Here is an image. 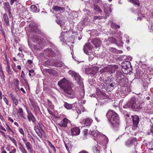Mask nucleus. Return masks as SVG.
Here are the masks:
<instances>
[{
	"instance_id": "nucleus-1",
	"label": "nucleus",
	"mask_w": 153,
	"mask_h": 153,
	"mask_svg": "<svg viewBox=\"0 0 153 153\" xmlns=\"http://www.w3.org/2000/svg\"><path fill=\"white\" fill-rule=\"evenodd\" d=\"M58 85L66 93L64 94L65 96L70 98L75 97L76 95L72 89V83L65 78H64L59 81Z\"/></svg>"
},
{
	"instance_id": "nucleus-2",
	"label": "nucleus",
	"mask_w": 153,
	"mask_h": 153,
	"mask_svg": "<svg viewBox=\"0 0 153 153\" xmlns=\"http://www.w3.org/2000/svg\"><path fill=\"white\" fill-rule=\"evenodd\" d=\"M142 101H139L137 98L133 97L123 106V108H131L135 111H138L142 108Z\"/></svg>"
},
{
	"instance_id": "nucleus-3",
	"label": "nucleus",
	"mask_w": 153,
	"mask_h": 153,
	"mask_svg": "<svg viewBox=\"0 0 153 153\" xmlns=\"http://www.w3.org/2000/svg\"><path fill=\"white\" fill-rule=\"evenodd\" d=\"M108 121L114 127L117 126L119 123V118L117 113L113 110L108 111L106 114Z\"/></svg>"
},
{
	"instance_id": "nucleus-4",
	"label": "nucleus",
	"mask_w": 153,
	"mask_h": 153,
	"mask_svg": "<svg viewBox=\"0 0 153 153\" xmlns=\"http://www.w3.org/2000/svg\"><path fill=\"white\" fill-rule=\"evenodd\" d=\"M122 70L123 72L126 74H128L131 71V64L128 61H125L122 63Z\"/></svg>"
},
{
	"instance_id": "nucleus-5",
	"label": "nucleus",
	"mask_w": 153,
	"mask_h": 153,
	"mask_svg": "<svg viewBox=\"0 0 153 153\" xmlns=\"http://www.w3.org/2000/svg\"><path fill=\"white\" fill-rule=\"evenodd\" d=\"M113 68L111 67H106L104 68L101 69L99 71L100 74H102V76L103 75H107V74H111L113 73Z\"/></svg>"
},
{
	"instance_id": "nucleus-6",
	"label": "nucleus",
	"mask_w": 153,
	"mask_h": 153,
	"mask_svg": "<svg viewBox=\"0 0 153 153\" xmlns=\"http://www.w3.org/2000/svg\"><path fill=\"white\" fill-rule=\"evenodd\" d=\"M44 54L46 56L50 57L51 59L52 58L55 57L56 54L51 49L48 48L45 50Z\"/></svg>"
},
{
	"instance_id": "nucleus-7",
	"label": "nucleus",
	"mask_w": 153,
	"mask_h": 153,
	"mask_svg": "<svg viewBox=\"0 0 153 153\" xmlns=\"http://www.w3.org/2000/svg\"><path fill=\"white\" fill-rule=\"evenodd\" d=\"M91 42L94 44L96 48H98L100 46L102 42L99 39L95 38L91 40Z\"/></svg>"
},
{
	"instance_id": "nucleus-8",
	"label": "nucleus",
	"mask_w": 153,
	"mask_h": 153,
	"mask_svg": "<svg viewBox=\"0 0 153 153\" xmlns=\"http://www.w3.org/2000/svg\"><path fill=\"white\" fill-rule=\"evenodd\" d=\"M27 117L28 119V120L29 122H31V121L32 122L36 125L35 123L36 121V119L34 116L32 114V113L30 111H27Z\"/></svg>"
},
{
	"instance_id": "nucleus-9",
	"label": "nucleus",
	"mask_w": 153,
	"mask_h": 153,
	"mask_svg": "<svg viewBox=\"0 0 153 153\" xmlns=\"http://www.w3.org/2000/svg\"><path fill=\"white\" fill-rule=\"evenodd\" d=\"M133 126L135 128L137 127L139 121V118L137 115L132 116Z\"/></svg>"
},
{
	"instance_id": "nucleus-10",
	"label": "nucleus",
	"mask_w": 153,
	"mask_h": 153,
	"mask_svg": "<svg viewBox=\"0 0 153 153\" xmlns=\"http://www.w3.org/2000/svg\"><path fill=\"white\" fill-rule=\"evenodd\" d=\"M92 46L91 45V44L90 43H86L84 46L83 50L84 52L87 54L89 55V52L88 51H91L92 49Z\"/></svg>"
},
{
	"instance_id": "nucleus-11",
	"label": "nucleus",
	"mask_w": 153,
	"mask_h": 153,
	"mask_svg": "<svg viewBox=\"0 0 153 153\" xmlns=\"http://www.w3.org/2000/svg\"><path fill=\"white\" fill-rule=\"evenodd\" d=\"M71 134L72 135H78L80 132V129L78 127H75L71 129Z\"/></svg>"
},
{
	"instance_id": "nucleus-12",
	"label": "nucleus",
	"mask_w": 153,
	"mask_h": 153,
	"mask_svg": "<svg viewBox=\"0 0 153 153\" xmlns=\"http://www.w3.org/2000/svg\"><path fill=\"white\" fill-rule=\"evenodd\" d=\"M24 143H25L27 149L28 150V152L30 153H33L32 151V148L31 147V145L30 143L27 141L25 139L23 138L22 139Z\"/></svg>"
},
{
	"instance_id": "nucleus-13",
	"label": "nucleus",
	"mask_w": 153,
	"mask_h": 153,
	"mask_svg": "<svg viewBox=\"0 0 153 153\" xmlns=\"http://www.w3.org/2000/svg\"><path fill=\"white\" fill-rule=\"evenodd\" d=\"M99 68L97 67H94L92 68L89 70V73L91 76H93L98 72Z\"/></svg>"
},
{
	"instance_id": "nucleus-14",
	"label": "nucleus",
	"mask_w": 153,
	"mask_h": 153,
	"mask_svg": "<svg viewBox=\"0 0 153 153\" xmlns=\"http://www.w3.org/2000/svg\"><path fill=\"white\" fill-rule=\"evenodd\" d=\"M44 65L45 66H61V64H59V65H57L53 63V60L52 61L48 60L46 61H45L44 63Z\"/></svg>"
},
{
	"instance_id": "nucleus-15",
	"label": "nucleus",
	"mask_w": 153,
	"mask_h": 153,
	"mask_svg": "<svg viewBox=\"0 0 153 153\" xmlns=\"http://www.w3.org/2000/svg\"><path fill=\"white\" fill-rule=\"evenodd\" d=\"M46 72L48 73L51 76H58V72L55 70L52 69H48L46 71Z\"/></svg>"
},
{
	"instance_id": "nucleus-16",
	"label": "nucleus",
	"mask_w": 153,
	"mask_h": 153,
	"mask_svg": "<svg viewBox=\"0 0 153 153\" xmlns=\"http://www.w3.org/2000/svg\"><path fill=\"white\" fill-rule=\"evenodd\" d=\"M68 123V120L66 118H64L58 124L60 126L66 127L67 126Z\"/></svg>"
},
{
	"instance_id": "nucleus-17",
	"label": "nucleus",
	"mask_w": 153,
	"mask_h": 153,
	"mask_svg": "<svg viewBox=\"0 0 153 153\" xmlns=\"http://www.w3.org/2000/svg\"><path fill=\"white\" fill-rule=\"evenodd\" d=\"M137 139L136 138H134L130 140H128L125 142L126 145L127 146L130 147L136 141Z\"/></svg>"
},
{
	"instance_id": "nucleus-18",
	"label": "nucleus",
	"mask_w": 153,
	"mask_h": 153,
	"mask_svg": "<svg viewBox=\"0 0 153 153\" xmlns=\"http://www.w3.org/2000/svg\"><path fill=\"white\" fill-rule=\"evenodd\" d=\"M120 78L119 79L120 80V82L121 83L122 85H124L128 82V79L126 77H118V78Z\"/></svg>"
},
{
	"instance_id": "nucleus-19",
	"label": "nucleus",
	"mask_w": 153,
	"mask_h": 153,
	"mask_svg": "<svg viewBox=\"0 0 153 153\" xmlns=\"http://www.w3.org/2000/svg\"><path fill=\"white\" fill-rule=\"evenodd\" d=\"M93 120L90 118H86L85 120L84 125L86 126H89L92 123Z\"/></svg>"
},
{
	"instance_id": "nucleus-20",
	"label": "nucleus",
	"mask_w": 153,
	"mask_h": 153,
	"mask_svg": "<svg viewBox=\"0 0 153 153\" xmlns=\"http://www.w3.org/2000/svg\"><path fill=\"white\" fill-rule=\"evenodd\" d=\"M4 21L7 25L8 26L9 25V21L7 14L4 13L3 15Z\"/></svg>"
},
{
	"instance_id": "nucleus-21",
	"label": "nucleus",
	"mask_w": 153,
	"mask_h": 153,
	"mask_svg": "<svg viewBox=\"0 0 153 153\" xmlns=\"http://www.w3.org/2000/svg\"><path fill=\"white\" fill-rule=\"evenodd\" d=\"M33 38V41L36 43L37 44H40L41 42V40L37 36H35L34 37H32Z\"/></svg>"
},
{
	"instance_id": "nucleus-22",
	"label": "nucleus",
	"mask_w": 153,
	"mask_h": 153,
	"mask_svg": "<svg viewBox=\"0 0 153 153\" xmlns=\"http://www.w3.org/2000/svg\"><path fill=\"white\" fill-rule=\"evenodd\" d=\"M75 79L77 81V83L80 86H82L83 82L81 77H75Z\"/></svg>"
},
{
	"instance_id": "nucleus-23",
	"label": "nucleus",
	"mask_w": 153,
	"mask_h": 153,
	"mask_svg": "<svg viewBox=\"0 0 153 153\" xmlns=\"http://www.w3.org/2000/svg\"><path fill=\"white\" fill-rule=\"evenodd\" d=\"M10 97L12 98V100L15 104L16 105H17L18 103V102L16 97L14 95L11 94H10Z\"/></svg>"
},
{
	"instance_id": "nucleus-24",
	"label": "nucleus",
	"mask_w": 153,
	"mask_h": 153,
	"mask_svg": "<svg viewBox=\"0 0 153 153\" xmlns=\"http://www.w3.org/2000/svg\"><path fill=\"white\" fill-rule=\"evenodd\" d=\"M64 106L68 109H71L73 108L72 104L68 103L66 102H64Z\"/></svg>"
},
{
	"instance_id": "nucleus-25",
	"label": "nucleus",
	"mask_w": 153,
	"mask_h": 153,
	"mask_svg": "<svg viewBox=\"0 0 153 153\" xmlns=\"http://www.w3.org/2000/svg\"><path fill=\"white\" fill-rule=\"evenodd\" d=\"M94 9L96 11L101 13L102 12V10L100 7L97 4H94L93 5Z\"/></svg>"
},
{
	"instance_id": "nucleus-26",
	"label": "nucleus",
	"mask_w": 153,
	"mask_h": 153,
	"mask_svg": "<svg viewBox=\"0 0 153 153\" xmlns=\"http://www.w3.org/2000/svg\"><path fill=\"white\" fill-rule=\"evenodd\" d=\"M53 63H55L57 65H59V64L60 65L61 64V66H55V67H61L63 65V62H62L60 60L55 59L53 60Z\"/></svg>"
},
{
	"instance_id": "nucleus-27",
	"label": "nucleus",
	"mask_w": 153,
	"mask_h": 153,
	"mask_svg": "<svg viewBox=\"0 0 153 153\" xmlns=\"http://www.w3.org/2000/svg\"><path fill=\"white\" fill-rule=\"evenodd\" d=\"M68 73L72 76H79L78 73L72 70H69L68 71Z\"/></svg>"
},
{
	"instance_id": "nucleus-28",
	"label": "nucleus",
	"mask_w": 153,
	"mask_h": 153,
	"mask_svg": "<svg viewBox=\"0 0 153 153\" xmlns=\"http://www.w3.org/2000/svg\"><path fill=\"white\" fill-rule=\"evenodd\" d=\"M4 5L6 6V7H4V9L5 10H10V7L8 2H6L4 3Z\"/></svg>"
},
{
	"instance_id": "nucleus-29",
	"label": "nucleus",
	"mask_w": 153,
	"mask_h": 153,
	"mask_svg": "<svg viewBox=\"0 0 153 153\" xmlns=\"http://www.w3.org/2000/svg\"><path fill=\"white\" fill-rule=\"evenodd\" d=\"M108 40L112 43L116 44L117 43V40L113 37H109L108 39Z\"/></svg>"
},
{
	"instance_id": "nucleus-30",
	"label": "nucleus",
	"mask_w": 153,
	"mask_h": 153,
	"mask_svg": "<svg viewBox=\"0 0 153 153\" xmlns=\"http://www.w3.org/2000/svg\"><path fill=\"white\" fill-rule=\"evenodd\" d=\"M6 71L8 74H12V71L10 68V64L8 62L7 63V66L6 68Z\"/></svg>"
},
{
	"instance_id": "nucleus-31",
	"label": "nucleus",
	"mask_w": 153,
	"mask_h": 153,
	"mask_svg": "<svg viewBox=\"0 0 153 153\" xmlns=\"http://www.w3.org/2000/svg\"><path fill=\"white\" fill-rule=\"evenodd\" d=\"M30 27L31 28V30L34 31L35 29L36 28V25L34 23H32L30 24Z\"/></svg>"
},
{
	"instance_id": "nucleus-32",
	"label": "nucleus",
	"mask_w": 153,
	"mask_h": 153,
	"mask_svg": "<svg viewBox=\"0 0 153 153\" xmlns=\"http://www.w3.org/2000/svg\"><path fill=\"white\" fill-rule=\"evenodd\" d=\"M30 8L31 9V11L33 12L39 11H37V8L35 5H32L30 7Z\"/></svg>"
},
{
	"instance_id": "nucleus-33",
	"label": "nucleus",
	"mask_w": 153,
	"mask_h": 153,
	"mask_svg": "<svg viewBox=\"0 0 153 153\" xmlns=\"http://www.w3.org/2000/svg\"><path fill=\"white\" fill-rule=\"evenodd\" d=\"M89 134H91L93 137H97L98 135V133L95 131H90Z\"/></svg>"
},
{
	"instance_id": "nucleus-34",
	"label": "nucleus",
	"mask_w": 153,
	"mask_h": 153,
	"mask_svg": "<svg viewBox=\"0 0 153 153\" xmlns=\"http://www.w3.org/2000/svg\"><path fill=\"white\" fill-rule=\"evenodd\" d=\"M101 97L103 99H107L109 98V97L108 95L106 94H105L104 93H102L101 94Z\"/></svg>"
},
{
	"instance_id": "nucleus-35",
	"label": "nucleus",
	"mask_w": 153,
	"mask_h": 153,
	"mask_svg": "<svg viewBox=\"0 0 153 153\" xmlns=\"http://www.w3.org/2000/svg\"><path fill=\"white\" fill-rule=\"evenodd\" d=\"M9 138L10 140H11L14 143L16 147H17V144L16 140L13 137H9Z\"/></svg>"
},
{
	"instance_id": "nucleus-36",
	"label": "nucleus",
	"mask_w": 153,
	"mask_h": 153,
	"mask_svg": "<svg viewBox=\"0 0 153 153\" xmlns=\"http://www.w3.org/2000/svg\"><path fill=\"white\" fill-rule=\"evenodd\" d=\"M29 75L30 76H34L35 72L34 70H29Z\"/></svg>"
},
{
	"instance_id": "nucleus-37",
	"label": "nucleus",
	"mask_w": 153,
	"mask_h": 153,
	"mask_svg": "<svg viewBox=\"0 0 153 153\" xmlns=\"http://www.w3.org/2000/svg\"><path fill=\"white\" fill-rule=\"evenodd\" d=\"M132 3L135 4L137 5L138 6H139L140 4V2L139 0H130Z\"/></svg>"
},
{
	"instance_id": "nucleus-38",
	"label": "nucleus",
	"mask_w": 153,
	"mask_h": 153,
	"mask_svg": "<svg viewBox=\"0 0 153 153\" xmlns=\"http://www.w3.org/2000/svg\"><path fill=\"white\" fill-rule=\"evenodd\" d=\"M116 74L117 76H122L123 75L122 72L120 71H117Z\"/></svg>"
},
{
	"instance_id": "nucleus-39",
	"label": "nucleus",
	"mask_w": 153,
	"mask_h": 153,
	"mask_svg": "<svg viewBox=\"0 0 153 153\" xmlns=\"http://www.w3.org/2000/svg\"><path fill=\"white\" fill-rule=\"evenodd\" d=\"M59 7H60L56 6H53L52 8V9L55 11H59Z\"/></svg>"
},
{
	"instance_id": "nucleus-40",
	"label": "nucleus",
	"mask_w": 153,
	"mask_h": 153,
	"mask_svg": "<svg viewBox=\"0 0 153 153\" xmlns=\"http://www.w3.org/2000/svg\"><path fill=\"white\" fill-rule=\"evenodd\" d=\"M103 7V10L105 13L106 10L108 6L106 3L103 4L102 5Z\"/></svg>"
},
{
	"instance_id": "nucleus-41",
	"label": "nucleus",
	"mask_w": 153,
	"mask_h": 153,
	"mask_svg": "<svg viewBox=\"0 0 153 153\" xmlns=\"http://www.w3.org/2000/svg\"><path fill=\"white\" fill-rule=\"evenodd\" d=\"M136 76H142L141 73L139 71H137L136 73L135 74Z\"/></svg>"
},
{
	"instance_id": "nucleus-42",
	"label": "nucleus",
	"mask_w": 153,
	"mask_h": 153,
	"mask_svg": "<svg viewBox=\"0 0 153 153\" xmlns=\"http://www.w3.org/2000/svg\"><path fill=\"white\" fill-rule=\"evenodd\" d=\"M103 18V17L102 16H94V20H96V19H98L100 20Z\"/></svg>"
},
{
	"instance_id": "nucleus-43",
	"label": "nucleus",
	"mask_w": 153,
	"mask_h": 153,
	"mask_svg": "<svg viewBox=\"0 0 153 153\" xmlns=\"http://www.w3.org/2000/svg\"><path fill=\"white\" fill-rule=\"evenodd\" d=\"M2 67L1 65L0 64V74L1 76H4V75L3 73L2 70L1 69Z\"/></svg>"
},
{
	"instance_id": "nucleus-44",
	"label": "nucleus",
	"mask_w": 153,
	"mask_h": 153,
	"mask_svg": "<svg viewBox=\"0 0 153 153\" xmlns=\"http://www.w3.org/2000/svg\"><path fill=\"white\" fill-rule=\"evenodd\" d=\"M0 132L3 135L4 137H5L6 138H9V136L8 135H6L3 132V131H0Z\"/></svg>"
},
{
	"instance_id": "nucleus-45",
	"label": "nucleus",
	"mask_w": 153,
	"mask_h": 153,
	"mask_svg": "<svg viewBox=\"0 0 153 153\" xmlns=\"http://www.w3.org/2000/svg\"><path fill=\"white\" fill-rule=\"evenodd\" d=\"M15 82H14V84H15V85L17 86V87H18L19 85V80L16 79V80H15Z\"/></svg>"
},
{
	"instance_id": "nucleus-46",
	"label": "nucleus",
	"mask_w": 153,
	"mask_h": 153,
	"mask_svg": "<svg viewBox=\"0 0 153 153\" xmlns=\"http://www.w3.org/2000/svg\"><path fill=\"white\" fill-rule=\"evenodd\" d=\"M115 84L114 83H111L109 85V86H110L111 87V89L112 90L114 88V87L115 86Z\"/></svg>"
},
{
	"instance_id": "nucleus-47",
	"label": "nucleus",
	"mask_w": 153,
	"mask_h": 153,
	"mask_svg": "<svg viewBox=\"0 0 153 153\" xmlns=\"http://www.w3.org/2000/svg\"><path fill=\"white\" fill-rule=\"evenodd\" d=\"M3 100H4V101L5 103H6V104L7 105H8V100L5 97H4V98H3Z\"/></svg>"
},
{
	"instance_id": "nucleus-48",
	"label": "nucleus",
	"mask_w": 153,
	"mask_h": 153,
	"mask_svg": "<svg viewBox=\"0 0 153 153\" xmlns=\"http://www.w3.org/2000/svg\"><path fill=\"white\" fill-rule=\"evenodd\" d=\"M56 21L58 24L59 25H61L62 23V22L61 21L59 20H58V19H57L56 20Z\"/></svg>"
},
{
	"instance_id": "nucleus-49",
	"label": "nucleus",
	"mask_w": 153,
	"mask_h": 153,
	"mask_svg": "<svg viewBox=\"0 0 153 153\" xmlns=\"http://www.w3.org/2000/svg\"><path fill=\"white\" fill-rule=\"evenodd\" d=\"M23 109H22V108H19V110L17 111V113L20 114V113H23Z\"/></svg>"
},
{
	"instance_id": "nucleus-50",
	"label": "nucleus",
	"mask_w": 153,
	"mask_h": 153,
	"mask_svg": "<svg viewBox=\"0 0 153 153\" xmlns=\"http://www.w3.org/2000/svg\"><path fill=\"white\" fill-rule=\"evenodd\" d=\"M34 129L37 134L40 131V130L36 126H35L34 127Z\"/></svg>"
},
{
	"instance_id": "nucleus-51",
	"label": "nucleus",
	"mask_w": 153,
	"mask_h": 153,
	"mask_svg": "<svg viewBox=\"0 0 153 153\" xmlns=\"http://www.w3.org/2000/svg\"><path fill=\"white\" fill-rule=\"evenodd\" d=\"M94 151L95 153H99L100 151L99 149H97V147H95L94 148Z\"/></svg>"
},
{
	"instance_id": "nucleus-52",
	"label": "nucleus",
	"mask_w": 153,
	"mask_h": 153,
	"mask_svg": "<svg viewBox=\"0 0 153 153\" xmlns=\"http://www.w3.org/2000/svg\"><path fill=\"white\" fill-rule=\"evenodd\" d=\"M19 131L20 133L23 135H24V133L23 129L22 128H20L19 129Z\"/></svg>"
},
{
	"instance_id": "nucleus-53",
	"label": "nucleus",
	"mask_w": 153,
	"mask_h": 153,
	"mask_svg": "<svg viewBox=\"0 0 153 153\" xmlns=\"http://www.w3.org/2000/svg\"><path fill=\"white\" fill-rule=\"evenodd\" d=\"M20 150L22 152V153H27L26 150L24 148L20 149Z\"/></svg>"
},
{
	"instance_id": "nucleus-54",
	"label": "nucleus",
	"mask_w": 153,
	"mask_h": 153,
	"mask_svg": "<svg viewBox=\"0 0 153 153\" xmlns=\"http://www.w3.org/2000/svg\"><path fill=\"white\" fill-rule=\"evenodd\" d=\"M65 7H60L59 11H62L63 12H64L65 11Z\"/></svg>"
},
{
	"instance_id": "nucleus-55",
	"label": "nucleus",
	"mask_w": 153,
	"mask_h": 153,
	"mask_svg": "<svg viewBox=\"0 0 153 153\" xmlns=\"http://www.w3.org/2000/svg\"><path fill=\"white\" fill-rule=\"evenodd\" d=\"M105 17H104V19H106L109 16V14L108 13H107L106 11H105Z\"/></svg>"
},
{
	"instance_id": "nucleus-56",
	"label": "nucleus",
	"mask_w": 153,
	"mask_h": 153,
	"mask_svg": "<svg viewBox=\"0 0 153 153\" xmlns=\"http://www.w3.org/2000/svg\"><path fill=\"white\" fill-rule=\"evenodd\" d=\"M37 134L40 138H42V133L40 131L37 133Z\"/></svg>"
},
{
	"instance_id": "nucleus-57",
	"label": "nucleus",
	"mask_w": 153,
	"mask_h": 153,
	"mask_svg": "<svg viewBox=\"0 0 153 153\" xmlns=\"http://www.w3.org/2000/svg\"><path fill=\"white\" fill-rule=\"evenodd\" d=\"M16 152V149L15 148H14L13 149L11 150V152H9V153H15Z\"/></svg>"
},
{
	"instance_id": "nucleus-58",
	"label": "nucleus",
	"mask_w": 153,
	"mask_h": 153,
	"mask_svg": "<svg viewBox=\"0 0 153 153\" xmlns=\"http://www.w3.org/2000/svg\"><path fill=\"white\" fill-rule=\"evenodd\" d=\"M150 133L153 134V124L151 126V128H150Z\"/></svg>"
},
{
	"instance_id": "nucleus-59",
	"label": "nucleus",
	"mask_w": 153,
	"mask_h": 153,
	"mask_svg": "<svg viewBox=\"0 0 153 153\" xmlns=\"http://www.w3.org/2000/svg\"><path fill=\"white\" fill-rule=\"evenodd\" d=\"M17 87L18 88V89L19 90H20L21 91L24 93H25V90H24V89L22 88H20V89H19V88H18V87Z\"/></svg>"
},
{
	"instance_id": "nucleus-60",
	"label": "nucleus",
	"mask_w": 153,
	"mask_h": 153,
	"mask_svg": "<svg viewBox=\"0 0 153 153\" xmlns=\"http://www.w3.org/2000/svg\"><path fill=\"white\" fill-rule=\"evenodd\" d=\"M85 131H84V136L86 137L87 135V131H88V129H85Z\"/></svg>"
},
{
	"instance_id": "nucleus-61",
	"label": "nucleus",
	"mask_w": 153,
	"mask_h": 153,
	"mask_svg": "<svg viewBox=\"0 0 153 153\" xmlns=\"http://www.w3.org/2000/svg\"><path fill=\"white\" fill-rule=\"evenodd\" d=\"M27 137H28L30 138V139H32L33 140H34L33 138L32 137L31 135H30V134H28V135H27Z\"/></svg>"
},
{
	"instance_id": "nucleus-62",
	"label": "nucleus",
	"mask_w": 153,
	"mask_h": 153,
	"mask_svg": "<svg viewBox=\"0 0 153 153\" xmlns=\"http://www.w3.org/2000/svg\"><path fill=\"white\" fill-rule=\"evenodd\" d=\"M109 50L110 51L113 52H115V49L114 48H110Z\"/></svg>"
},
{
	"instance_id": "nucleus-63",
	"label": "nucleus",
	"mask_w": 153,
	"mask_h": 153,
	"mask_svg": "<svg viewBox=\"0 0 153 153\" xmlns=\"http://www.w3.org/2000/svg\"><path fill=\"white\" fill-rule=\"evenodd\" d=\"M19 144L20 146V150L24 148L23 146L22 145V144L21 143H20Z\"/></svg>"
},
{
	"instance_id": "nucleus-64",
	"label": "nucleus",
	"mask_w": 153,
	"mask_h": 153,
	"mask_svg": "<svg viewBox=\"0 0 153 153\" xmlns=\"http://www.w3.org/2000/svg\"><path fill=\"white\" fill-rule=\"evenodd\" d=\"M48 112H49V113L50 114H53V112L51 111L50 109H48Z\"/></svg>"
}]
</instances>
